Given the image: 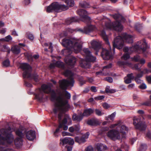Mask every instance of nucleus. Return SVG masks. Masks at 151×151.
<instances>
[{
    "instance_id": "nucleus-1",
    "label": "nucleus",
    "mask_w": 151,
    "mask_h": 151,
    "mask_svg": "<svg viewBox=\"0 0 151 151\" xmlns=\"http://www.w3.org/2000/svg\"><path fill=\"white\" fill-rule=\"evenodd\" d=\"M64 75L68 78L67 79H63L62 80H60L59 81V83L60 87L62 89L65 90V91L62 92V94H61L60 95L56 97V93L54 90H52L51 87L49 85L43 84L41 86V88H40L36 91L37 93L35 95L36 99L39 101H42L44 96V93H49L51 94V98L52 100H56V101L55 104V108L57 106V104H59L61 102L60 100H59V98L61 99V100L63 102H64L65 101L67 102V103L69 105L70 108V105L68 104V101L66 99H65L63 97L64 95L65 98L67 99H70V98L71 95L66 90L68 87H69L71 88L73 87L75 81L73 78V73L69 70H67L64 72Z\"/></svg>"
},
{
    "instance_id": "nucleus-2",
    "label": "nucleus",
    "mask_w": 151,
    "mask_h": 151,
    "mask_svg": "<svg viewBox=\"0 0 151 151\" xmlns=\"http://www.w3.org/2000/svg\"><path fill=\"white\" fill-rule=\"evenodd\" d=\"M61 102L59 104L53 109V113L56 116H57L58 119L59 125L58 127L54 132V134L55 136H57V134L60 130V129L63 128L64 130H66L68 129V127L66 125L67 121H71V118L67 114H65L64 113L67 111L68 108L69 107V105L66 101L63 102L60 98H58Z\"/></svg>"
},
{
    "instance_id": "nucleus-3",
    "label": "nucleus",
    "mask_w": 151,
    "mask_h": 151,
    "mask_svg": "<svg viewBox=\"0 0 151 151\" xmlns=\"http://www.w3.org/2000/svg\"><path fill=\"white\" fill-rule=\"evenodd\" d=\"M61 43L63 46L66 47L62 52L63 54L66 56L70 55L73 52L75 53L79 52L82 47L83 42L81 40L75 37L64 39Z\"/></svg>"
},
{
    "instance_id": "nucleus-4",
    "label": "nucleus",
    "mask_w": 151,
    "mask_h": 151,
    "mask_svg": "<svg viewBox=\"0 0 151 151\" xmlns=\"http://www.w3.org/2000/svg\"><path fill=\"white\" fill-rule=\"evenodd\" d=\"M13 130L10 128L8 130H0V151H14L12 148L6 147L14 140V136L11 133Z\"/></svg>"
},
{
    "instance_id": "nucleus-5",
    "label": "nucleus",
    "mask_w": 151,
    "mask_h": 151,
    "mask_svg": "<svg viewBox=\"0 0 151 151\" xmlns=\"http://www.w3.org/2000/svg\"><path fill=\"white\" fill-rule=\"evenodd\" d=\"M148 48L145 40L143 39L138 42L137 43L131 47H125L124 48V51L125 52L122 57V58L126 60L129 58V54L134 51H136L139 53H143L146 56L147 52L146 51Z\"/></svg>"
},
{
    "instance_id": "nucleus-6",
    "label": "nucleus",
    "mask_w": 151,
    "mask_h": 151,
    "mask_svg": "<svg viewBox=\"0 0 151 151\" xmlns=\"http://www.w3.org/2000/svg\"><path fill=\"white\" fill-rule=\"evenodd\" d=\"M133 37L130 35L126 33H123L122 36H117L113 42V48L114 54L115 52V48L116 47L118 49H122L123 45L124 42L128 43H132L133 42Z\"/></svg>"
},
{
    "instance_id": "nucleus-7",
    "label": "nucleus",
    "mask_w": 151,
    "mask_h": 151,
    "mask_svg": "<svg viewBox=\"0 0 151 151\" xmlns=\"http://www.w3.org/2000/svg\"><path fill=\"white\" fill-rule=\"evenodd\" d=\"M86 55L85 60H83L80 62V65L82 68H89L91 67L90 62H93L96 59V58L92 55L88 48H84L83 50Z\"/></svg>"
},
{
    "instance_id": "nucleus-8",
    "label": "nucleus",
    "mask_w": 151,
    "mask_h": 151,
    "mask_svg": "<svg viewBox=\"0 0 151 151\" xmlns=\"http://www.w3.org/2000/svg\"><path fill=\"white\" fill-rule=\"evenodd\" d=\"M101 35L104 40L106 42L108 47L110 48L109 50L106 49H102V52H101V55L104 60H109L112 58L113 54L111 53V47L110 45L109 42L108 41L107 35L104 30L101 31Z\"/></svg>"
},
{
    "instance_id": "nucleus-9",
    "label": "nucleus",
    "mask_w": 151,
    "mask_h": 151,
    "mask_svg": "<svg viewBox=\"0 0 151 151\" xmlns=\"http://www.w3.org/2000/svg\"><path fill=\"white\" fill-rule=\"evenodd\" d=\"M20 68L24 71L23 76L24 78L33 79L36 81H38L37 76L32 75V68L29 64L27 63H22L21 65Z\"/></svg>"
},
{
    "instance_id": "nucleus-10",
    "label": "nucleus",
    "mask_w": 151,
    "mask_h": 151,
    "mask_svg": "<svg viewBox=\"0 0 151 151\" xmlns=\"http://www.w3.org/2000/svg\"><path fill=\"white\" fill-rule=\"evenodd\" d=\"M102 20V22L104 23L102 24L103 25L105 24L104 27V29L113 30L118 31H121L122 29V26L119 21H116L111 24L110 21L106 22L104 19H103Z\"/></svg>"
},
{
    "instance_id": "nucleus-11",
    "label": "nucleus",
    "mask_w": 151,
    "mask_h": 151,
    "mask_svg": "<svg viewBox=\"0 0 151 151\" xmlns=\"http://www.w3.org/2000/svg\"><path fill=\"white\" fill-rule=\"evenodd\" d=\"M68 6L64 4H60L58 2L52 3L46 8V11L47 12H51L53 11L61 12L65 11L68 9Z\"/></svg>"
},
{
    "instance_id": "nucleus-12",
    "label": "nucleus",
    "mask_w": 151,
    "mask_h": 151,
    "mask_svg": "<svg viewBox=\"0 0 151 151\" xmlns=\"http://www.w3.org/2000/svg\"><path fill=\"white\" fill-rule=\"evenodd\" d=\"M133 123L136 129L141 131H145L147 127L145 122L142 121L139 117H134Z\"/></svg>"
},
{
    "instance_id": "nucleus-13",
    "label": "nucleus",
    "mask_w": 151,
    "mask_h": 151,
    "mask_svg": "<svg viewBox=\"0 0 151 151\" xmlns=\"http://www.w3.org/2000/svg\"><path fill=\"white\" fill-rule=\"evenodd\" d=\"M106 134L109 138L114 141L122 138L116 128V129L110 130L107 132Z\"/></svg>"
},
{
    "instance_id": "nucleus-14",
    "label": "nucleus",
    "mask_w": 151,
    "mask_h": 151,
    "mask_svg": "<svg viewBox=\"0 0 151 151\" xmlns=\"http://www.w3.org/2000/svg\"><path fill=\"white\" fill-rule=\"evenodd\" d=\"M77 14L81 17V20L86 23H89L91 19L88 16V13L83 9H79L77 11Z\"/></svg>"
},
{
    "instance_id": "nucleus-15",
    "label": "nucleus",
    "mask_w": 151,
    "mask_h": 151,
    "mask_svg": "<svg viewBox=\"0 0 151 151\" xmlns=\"http://www.w3.org/2000/svg\"><path fill=\"white\" fill-rule=\"evenodd\" d=\"M9 128H10L12 129H13V130L12 132L13 131H15L16 134L19 138H23L25 134L27 131L26 129L22 126H20L19 128L16 129L14 128H12L10 127H9L7 128L2 129L8 130ZM11 134H12V133Z\"/></svg>"
},
{
    "instance_id": "nucleus-16",
    "label": "nucleus",
    "mask_w": 151,
    "mask_h": 151,
    "mask_svg": "<svg viewBox=\"0 0 151 151\" xmlns=\"http://www.w3.org/2000/svg\"><path fill=\"white\" fill-rule=\"evenodd\" d=\"M117 63L120 66H123L125 65L133 69L138 70V71H140L141 70L140 67H139V64H136L133 65L131 63L128 62L121 61H118Z\"/></svg>"
},
{
    "instance_id": "nucleus-17",
    "label": "nucleus",
    "mask_w": 151,
    "mask_h": 151,
    "mask_svg": "<svg viewBox=\"0 0 151 151\" xmlns=\"http://www.w3.org/2000/svg\"><path fill=\"white\" fill-rule=\"evenodd\" d=\"M116 129L117 131L119 132V131L122 134L121 135L122 138H125L126 135V132H127L128 130V127L123 124L120 123L119 125L116 127Z\"/></svg>"
},
{
    "instance_id": "nucleus-18",
    "label": "nucleus",
    "mask_w": 151,
    "mask_h": 151,
    "mask_svg": "<svg viewBox=\"0 0 151 151\" xmlns=\"http://www.w3.org/2000/svg\"><path fill=\"white\" fill-rule=\"evenodd\" d=\"M95 29L96 27L95 26L92 25H89L85 26L83 29H78L77 31H80L82 33L87 34L92 32Z\"/></svg>"
},
{
    "instance_id": "nucleus-19",
    "label": "nucleus",
    "mask_w": 151,
    "mask_h": 151,
    "mask_svg": "<svg viewBox=\"0 0 151 151\" xmlns=\"http://www.w3.org/2000/svg\"><path fill=\"white\" fill-rule=\"evenodd\" d=\"M91 44L92 47L96 51L95 54L98 55L99 51L101 47L100 43L97 41L93 40L91 42Z\"/></svg>"
},
{
    "instance_id": "nucleus-20",
    "label": "nucleus",
    "mask_w": 151,
    "mask_h": 151,
    "mask_svg": "<svg viewBox=\"0 0 151 151\" xmlns=\"http://www.w3.org/2000/svg\"><path fill=\"white\" fill-rule=\"evenodd\" d=\"M61 142L60 144L63 145L65 144H68L70 145H73L74 143V141L73 139L70 137H65L64 139H60Z\"/></svg>"
},
{
    "instance_id": "nucleus-21",
    "label": "nucleus",
    "mask_w": 151,
    "mask_h": 151,
    "mask_svg": "<svg viewBox=\"0 0 151 151\" xmlns=\"http://www.w3.org/2000/svg\"><path fill=\"white\" fill-rule=\"evenodd\" d=\"M27 138L30 141L33 140L36 137L35 132L34 131L30 130L26 132Z\"/></svg>"
},
{
    "instance_id": "nucleus-22",
    "label": "nucleus",
    "mask_w": 151,
    "mask_h": 151,
    "mask_svg": "<svg viewBox=\"0 0 151 151\" xmlns=\"http://www.w3.org/2000/svg\"><path fill=\"white\" fill-rule=\"evenodd\" d=\"M80 20V19H79L77 17L68 18L65 20V24L67 25H68L73 22H78Z\"/></svg>"
},
{
    "instance_id": "nucleus-23",
    "label": "nucleus",
    "mask_w": 151,
    "mask_h": 151,
    "mask_svg": "<svg viewBox=\"0 0 151 151\" xmlns=\"http://www.w3.org/2000/svg\"><path fill=\"white\" fill-rule=\"evenodd\" d=\"M65 61L68 65L73 66L75 63L76 59L75 57L72 56L68 59H65Z\"/></svg>"
},
{
    "instance_id": "nucleus-24",
    "label": "nucleus",
    "mask_w": 151,
    "mask_h": 151,
    "mask_svg": "<svg viewBox=\"0 0 151 151\" xmlns=\"http://www.w3.org/2000/svg\"><path fill=\"white\" fill-rule=\"evenodd\" d=\"M134 78V76H133L132 73L128 74L127 76L124 78V82L127 84L130 83Z\"/></svg>"
},
{
    "instance_id": "nucleus-25",
    "label": "nucleus",
    "mask_w": 151,
    "mask_h": 151,
    "mask_svg": "<svg viewBox=\"0 0 151 151\" xmlns=\"http://www.w3.org/2000/svg\"><path fill=\"white\" fill-rule=\"evenodd\" d=\"M96 148L98 151H105L107 149V146L101 143H98Z\"/></svg>"
},
{
    "instance_id": "nucleus-26",
    "label": "nucleus",
    "mask_w": 151,
    "mask_h": 151,
    "mask_svg": "<svg viewBox=\"0 0 151 151\" xmlns=\"http://www.w3.org/2000/svg\"><path fill=\"white\" fill-rule=\"evenodd\" d=\"M94 112V109L91 108L86 109H84L82 114L83 116H88L93 114Z\"/></svg>"
},
{
    "instance_id": "nucleus-27",
    "label": "nucleus",
    "mask_w": 151,
    "mask_h": 151,
    "mask_svg": "<svg viewBox=\"0 0 151 151\" xmlns=\"http://www.w3.org/2000/svg\"><path fill=\"white\" fill-rule=\"evenodd\" d=\"M55 67L60 68H63V63L60 61H57L55 63H51L50 65V67L51 69H53Z\"/></svg>"
},
{
    "instance_id": "nucleus-28",
    "label": "nucleus",
    "mask_w": 151,
    "mask_h": 151,
    "mask_svg": "<svg viewBox=\"0 0 151 151\" xmlns=\"http://www.w3.org/2000/svg\"><path fill=\"white\" fill-rule=\"evenodd\" d=\"M23 140L22 138L17 137L14 140L15 146L17 148H20L23 145Z\"/></svg>"
},
{
    "instance_id": "nucleus-29",
    "label": "nucleus",
    "mask_w": 151,
    "mask_h": 151,
    "mask_svg": "<svg viewBox=\"0 0 151 151\" xmlns=\"http://www.w3.org/2000/svg\"><path fill=\"white\" fill-rule=\"evenodd\" d=\"M83 117L81 113L78 115L76 114H74L73 115L72 119L74 121H76L78 122H80L82 119Z\"/></svg>"
},
{
    "instance_id": "nucleus-30",
    "label": "nucleus",
    "mask_w": 151,
    "mask_h": 151,
    "mask_svg": "<svg viewBox=\"0 0 151 151\" xmlns=\"http://www.w3.org/2000/svg\"><path fill=\"white\" fill-rule=\"evenodd\" d=\"M113 17L115 19L121 22H124L125 20L124 18L119 14H114L113 15Z\"/></svg>"
},
{
    "instance_id": "nucleus-31",
    "label": "nucleus",
    "mask_w": 151,
    "mask_h": 151,
    "mask_svg": "<svg viewBox=\"0 0 151 151\" xmlns=\"http://www.w3.org/2000/svg\"><path fill=\"white\" fill-rule=\"evenodd\" d=\"M11 50L13 53L16 54H19L20 52V47L17 45L13 46L11 48Z\"/></svg>"
},
{
    "instance_id": "nucleus-32",
    "label": "nucleus",
    "mask_w": 151,
    "mask_h": 151,
    "mask_svg": "<svg viewBox=\"0 0 151 151\" xmlns=\"http://www.w3.org/2000/svg\"><path fill=\"white\" fill-rule=\"evenodd\" d=\"M0 50L2 51L7 52L8 53H9L10 51V48L7 45L0 46Z\"/></svg>"
},
{
    "instance_id": "nucleus-33",
    "label": "nucleus",
    "mask_w": 151,
    "mask_h": 151,
    "mask_svg": "<svg viewBox=\"0 0 151 151\" xmlns=\"http://www.w3.org/2000/svg\"><path fill=\"white\" fill-rule=\"evenodd\" d=\"M75 142L78 143L79 144L83 143L86 141V139L83 136L81 137H76L75 138Z\"/></svg>"
},
{
    "instance_id": "nucleus-34",
    "label": "nucleus",
    "mask_w": 151,
    "mask_h": 151,
    "mask_svg": "<svg viewBox=\"0 0 151 151\" xmlns=\"http://www.w3.org/2000/svg\"><path fill=\"white\" fill-rule=\"evenodd\" d=\"M42 44V45L43 46H48V49L49 50V51H50V52L51 53H52L53 51V47L52 46V43L51 42H50L49 45L48 44V43H45L44 44H43L42 43H41Z\"/></svg>"
},
{
    "instance_id": "nucleus-35",
    "label": "nucleus",
    "mask_w": 151,
    "mask_h": 151,
    "mask_svg": "<svg viewBox=\"0 0 151 151\" xmlns=\"http://www.w3.org/2000/svg\"><path fill=\"white\" fill-rule=\"evenodd\" d=\"M87 123L89 125L93 126L96 124L97 121L96 119H91L87 121Z\"/></svg>"
},
{
    "instance_id": "nucleus-36",
    "label": "nucleus",
    "mask_w": 151,
    "mask_h": 151,
    "mask_svg": "<svg viewBox=\"0 0 151 151\" xmlns=\"http://www.w3.org/2000/svg\"><path fill=\"white\" fill-rule=\"evenodd\" d=\"M116 114V112H114L108 116L107 117H106L105 118L106 119L107 121H108L109 120H113Z\"/></svg>"
},
{
    "instance_id": "nucleus-37",
    "label": "nucleus",
    "mask_w": 151,
    "mask_h": 151,
    "mask_svg": "<svg viewBox=\"0 0 151 151\" xmlns=\"http://www.w3.org/2000/svg\"><path fill=\"white\" fill-rule=\"evenodd\" d=\"M95 114L98 116H101L104 114V113L101 109H96L94 110Z\"/></svg>"
},
{
    "instance_id": "nucleus-38",
    "label": "nucleus",
    "mask_w": 151,
    "mask_h": 151,
    "mask_svg": "<svg viewBox=\"0 0 151 151\" xmlns=\"http://www.w3.org/2000/svg\"><path fill=\"white\" fill-rule=\"evenodd\" d=\"M65 2L70 6H72L74 4V1L73 0H65Z\"/></svg>"
},
{
    "instance_id": "nucleus-39",
    "label": "nucleus",
    "mask_w": 151,
    "mask_h": 151,
    "mask_svg": "<svg viewBox=\"0 0 151 151\" xmlns=\"http://www.w3.org/2000/svg\"><path fill=\"white\" fill-rule=\"evenodd\" d=\"M147 148V146L146 144H142L139 149V151H145Z\"/></svg>"
},
{
    "instance_id": "nucleus-40",
    "label": "nucleus",
    "mask_w": 151,
    "mask_h": 151,
    "mask_svg": "<svg viewBox=\"0 0 151 151\" xmlns=\"http://www.w3.org/2000/svg\"><path fill=\"white\" fill-rule=\"evenodd\" d=\"M80 6L84 8H88L89 6V4L86 2H82L80 3Z\"/></svg>"
},
{
    "instance_id": "nucleus-41",
    "label": "nucleus",
    "mask_w": 151,
    "mask_h": 151,
    "mask_svg": "<svg viewBox=\"0 0 151 151\" xmlns=\"http://www.w3.org/2000/svg\"><path fill=\"white\" fill-rule=\"evenodd\" d=\"M26 36L28 38L31 40H33L34 39L33 35L29 32H27L26 33Z\"/></svg>"
},
{
    "instance_id": "nucleus-42",
    "label": "nucleus",
    "mask_w": 151,
    "mask_h": 151,
    "mask_svg": "<svg viewBox=\"0 0 151 151\" xmlns=\"http://www.w3.org/2000/svg\"><path fill=\"white\" fill-rule=\"evenodd\" d=\"M39 57V55L38 54H35L33 55L32 56V55H30L28 58L29 61H32L33 60V58L35 59H37Z\"/></svg>"
},
{
    "instance_id": "nucleus-43",
    "label": "nucleus",
    "mask_w": 151,
    "mask_h": 151,
    "mask_svg": "<svg viewBox=\"0 0 151 151\" xmlns=\"http://www.w3.org/2000/svg\"><path fill=\"white\" fill-rule=\"evenodd\" d=\"M3 65L4 66L7 67L10 65V61L8 59H7L4 61L3 63Z\"/></svg>"
},
{
    "instance_id": "nucleus-44",
    "label": "nucleus",
    "mask_w": 151,
    "mask_h": 151,
    "mask_svg": "<svg viewBox=\"0 0 151 151\" xmlns=\"http://www.w3.org/2000/svg\"><path fill=\"white\" fill-rule=\"evenodd\" d=\"M132 59L134 60L136 62H139L140 59V58L139 56L137 55L134 56L133 58H132Z\"/></svg>"
},
{
    "instance_id": "nucleus-45",
    "label": "nucleus",
    "mask_w": 151,
    "mask_h": 151,
    "mask_svg": "<svg viewBox=\"0 0 151 151\" xmlns=\"http://www.w3.org/2000/svg\"><path fill=\"white\" fill-rule=\"evenodd\" d=\"M78 79L80 81L81 85H82L86 83V81L83 80V78L82 76H79L78 77Z\"/></svg>"
},
{
    "instance_id": "nucleus-46",
    "label": "nucleus",
    "mask_w": 151,
    "mask_h": 151,
    "mask_svg": "<svg viewBox=\"0 0 151 151\" xmlns=\"http://www.w3.org/2000/svg\"><path fill=\"white\" fill-rule=\"evenodd\" d=\"M142 71L143 74H148L149 73H151V69L149 70L147 68H144Z\"/></svg>"
},
{
    "instance_id": "nucleus-47",
    "label": "nucleus",
    "mask_w": 151,
    "mask_h": 151,
    "mask_svg": "<svg viewBox=\"0 0 151 151\" xmlns=\"http://www.w3.org/2000/svg\"><path fill=\"white\" fill-rule=\"evenodd\" d=\"M5 42H9L12 40V38L10 35H9L5 37Z\"/></svg>"
},
{
    "instance_id": "nucleus-48",
    "label": "nucleus",
    "mask_w": 151,
    "mask_h": 151,
    "mask_svg": "<svg viewBox=\"0 0 151 151\" xmlns=\"http://www.w3.org/2000/svg\"><path fill=\"white\" fill-rule=\"evenodd\" d=\"M112 66V64L111 63H110L109 64L103 67V71H105V69H109Z\"/></svg>"
},
{
    "instance_id": "nucleus-49",
    "label": "nucleus",
    "mask_w": 151,
    "mask_h": 151,
    "mask_svg": "<svg viewBox=\"0 0 151 151\" xmlns=\"http://www.w3.org/2000/svg\"><path fill=\"white\" fill-rule=\"evenodd\" d=\"M135 28L137 31L139 32L142 28L139 24H137L135 25Z\"/></svg>"
},
{
    "instance_id": "nucleus-50",
    "label": "nucleus",
    "mask_w": 151,
    "mask_h": 151,
    "mask_svg": "<svg viewBox=\"0 0 151 151\" xmlns=\"http://www.w3.org/2000/svg\"><path fill=\"white\" fill-rule=\"evenodd\" d=\"M74 127L75 131L76 132H78L79 131L80 129V126L79 124L75 125Z\"/></svg>"
},
{
    "instance_id": "nucleus-51",
    "label": "nucleus",
    "mask_w": 151,
    "mask_h": 151,
    "mask_svg": "<svg viewBox=\"0 0 151 151\" xmlns=\"http://www.w3.org/2000/svg\"><path fill=\"white\" fill-rule=\"evenodd\" d=\"M104 96H100L94 98L95 99L98 100L104 99Z\"/></svg>"
},
{
    "instance_id": "nucleus-52",
    "label": "nucleus",
    "mask_w": 151,
    "mask_h": 151,
    "mask_svg": "<svg viewBox=\"0 0 151 151\" xmlns=\"http://www.w3.org/2000/svg\"><path fill=\"white\" fill-rule=\"evenodd\" d=\"M86 151H94L93 147L91 146H88L85 150Z\"/></svg>"
},
{
    "instance_id": "nucleus-53",
    "label": "nucleus",
    "mask_w": 151,
    "mask_h": 151,
    "mask_svg": "<svg viewBox=\"0 0 151 151\" xmlns=\"http://www.w3.org/2000/svg\"><path fill=\"white\" fill-rule=\"evenodd\" d=\"M134 79L135 81L138 84L140 83H142V81L139 78L134 77Z\"/></svg>"
},
{
    "instance_id": "nucleus-54",
    "label": "nucleus",
    "mask_w": 151,
    "mask_h": 151,
    "mask_svg": "<svg viewBox=\"0 0 151 151\" xmlns=\"http://www.w3.org/2000/svg\"><path fill=\"white\" fill-rule=\"evenodd\" d=\"M120 123V122H119L116 124H111L110 126V128L112 129L115 128L116 127H117L119 125Z\"/></svg>"
},
{
    "instance_id": "nucleus-55",
    "label": "nucleus",
    "mask_w": 151,
    "mask_h": 151,
    "mask_svg": "<svg viewBox=\"0 0 151 151\" xmlns=\"http://www.w3.org/2000/svg\"><path fill=\"white\" fill-rule=\"evenodd\" d=\"M30 3V0H24L22 2L23 4L25 5H28Z\"/></svg>"
},
{
    "instance_id": "nucleus-56",
    "label": "nucleus",
    "mask_w": 151,
    "mask_h": 151,
    "mask_svg": "<svg viewBox=\"0 0 151 151\" xmlns=\"http://www.w3.org/2000/svg\"><path fill=\"white\" fill-rule=\"evenodd\" d=\"M103 107L105 109H107L110 107V106L108 104L105 103L103 104Z\"/></svg>"
},
{
    "instance_id": "nucleus-57",
    "label": "nucleus",
    "mask_w": 151,
    "mask_h": 151,
    "mask_svg": "<svg viewBox=\"0 0 151 151\" xmlns=\"http://www.w3.org/2000/svg\"><path fill=\"white\" fill-rule=\"evenodd\" d=\"M105 79L109 83H112L113 82V79L111 77H107L105 78Z\"/></svg>"
},
{
    "instance_id": "nucleus-58",
    "label": "nucleus",
    "mask_w": 151,
    "mask_h": 151,
    "mask_svg": "<svg viewBox=\"0 0 151 151\" xmlns=\"http://www.w3.org/2000/svg\"><path fill=\"white\" fill-rule=\"evenodd\" d=\"M143 74L142 71H141L140 73L137 74L135 77L140 78L143 76Z\"/></svg>"
},
{
    "instance_id": "nucleus-59",
    "label": "nucleus",
    "mask_w": 151,
    "mask_h": 151,
    "mask_svg": "<svg viewBox=\"0 0 151 151\" xmlns=\"http://www.w3.org/2000/svg\"><path fill=\"white\" fill-rule=\"evenodd\" d=\"M139 87L142 89H145L146 88L147 86L145 84L142 83L139 86Z\"/></svg>"
},
{
    "instance_id": "nucleus-60",
    "label": "nucleus",
    "mask_w": 151,
    "mask_h": 151,
    "mask_svg": "<svg viewBox=\"0 0 151 151\" xmlns=\"http://www.w3.org/2000/svg\"><path fill=\"white\" fill-rule=\"evenodd\" d=\"M135 85L134 83H131L129 84L128 86V88L130 89H133Z\"/></svg>"
},
{
    "instance_id": "nucleus-61",
    "label": "nucleus",
    "mask_w": 151,
    "mask_h": 151,
    "mask_svg": "<svg viewBox=\"0 0 151 151\" xmlns=\"http://www.w3.org/2000/svg\"><path fill=\"white\" fill-rule=\"evenodd\" d=\"M146 78L149 83H151V75L146 76Z\"/></svg>"
},
{
    "instance_id": "nucleus-62",
    "label": "nucleus",
    "mask_w": 151,
    "mask_h": 151,
    "mask_svg": "<svg viewBox=\"0 0 151 151\" xmlns=\"http://www.w3.org/2000/svg\"><path fill=\"white\" fill-rule=\"evenodd\" d=\"M89 135V133L88 132H87L85 134H84L83 137L85 138V139H86L88 138V136Z\"/></svg>"
},
{
    "instance_id": "nucleus-63",
    "label": "nucleus",
    "mask_w": 151,
    "mask_h": 151,
    "mask_svg": "<svg viewBox=\"0 0 151 151\" xmlns=\"http://www.w3.org/2000/svg\"><path fill=\"white\" fill-rule=\"evenodd\" d=\"M91 90L93 92H96L97 91L96 88L94 86H92L91 87Z\"/></svg>"
},
{
    "instance_id": "nucleus-64",
    "label": "nucleus",
    "mask_w": 151,
    "mask_h": 151,
    "mask_svg": "<svg viewBox=\"0 0 151 151\" xmlns=\"http://www.w3.org/2000/svg\"><path fill=\"white\" fill-rule=\"evenodd\" d=\"M146 137L150 139H151V133L148 132L146 134Z\"/></svg>"
}]
</instances>
